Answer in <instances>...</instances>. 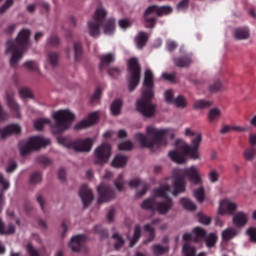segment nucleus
Wrapping results in <instances>:
<instances>
[{"label":"nucleus","mask_w":256,"mask_h":256,"mask_svg":"<svg viewBox=\"0 0 256 256\" xmlns=\"http://www.w3.org/2000/svg\"><path fill=\"white\" fill-rule=\"evenodd\" d=\"M184 135L186 137H194L191 139L192 145H182L180 147L182 152H179L177 150H172L169 152L170 159L174 163H178L179 165L187 163V158H185V155H187V157H190V159H193L194 161H197V159L201 158V155L199 154V147H201V142L203 141V136L201 135V133H196L191 128H186L184 131Z\"/></svg>","instance_id":"obj_1"},{"label":"nucleus","mask_w":256,"mask_h":256,"mask_svg":"<svg viewBox=\"0 0 256 256\" xmlns=\"http://www.w3.org/2000/svg\"><path fill=\"white\" fill-rule=\"evenodd\" d=\"M143 87L142 97L136 102V110L138 113H141L143 117L149 119L153 117L155 111H157V106L151 104V99L155 97V76L153 75V71H145Z\"/></svg>","instance_id":"obj_2"},{"label":"nucleus","mask_w":256,"mask_h":256,"mask_svg":"<svg viewBox=\"0 0 256 256\" xmlns=\"http://www.w3.org/2000/svg\"><path fill=\"white\" fill-rule=\"evenodd\" d=\"M147 135L143 133H138L135 135L134 139L140 143L141 147H146L148 149H153V147H167V133L168 129H157L153 126H148L146 128ZM153 137V138H149Z\"/></svg>","instance_id":"obj_3"},{"label":"nucleus","mask_w":256,"mask_h":256,"mask_svg":"<svg viewBox=\"0 0 256 256\" xmlns=\"http://www.w3.org/2000/svg\"><path fill=\"white\" fill-rule=\"evenodd\" d=\"M29 37H31V31L29 29H23L19 32L15 41L9 40L7 42L6 53H12L10 59L11 67H17L19 59L23 58V53H25L27 47H29Z\"/></svg>","instance_id":"obj_4"},{"label":"nucleus","mask_w":256,"mask_h":256,"mask_svg":"<svg viewBox=\"0 0 256 256\" xmlns=\"http://www.w3.org/2000/svg\"><path fill=\"white\" fill-rule=\"evenodd\" d=\"M107 17V10L97 8L94 14V20L88 22L89 34L91 37H99L100 27L103 26L104 35H113L115 33V19L110 18L104 24Z\"/></svg>","instance_id":"obj_5"},{"label":"nucleus","mask_w":256,"mask_h":256,"mask_svg":"<svg viewBox=\"0 0 256 256\" xmlns=\"http://www.w3.org/2000/svg\"><path fill=\"white\" fill-rule=\"evenodd\" d=\"M185 177L193 183V185H202L203 180L201 179V175L199 174V170L197 167L191 166L190 168H186L183 170L182 174L176 175L175 180L173 182L174 191L173 196L177 197L179 193H185Z\"/></svg>","instance_id":"obj_6"},{"label":"nucleus","mask_w":256,"mask_h":256,"mask_svg":"<svg viewBox=\"0 0 256 256\" xmlns=\"http://www.w3.org/2000/svg\"><path fill=\"white\" fill-rule=\"evenodd\" d=\"M55 123L51 126L54 135H61L71 127V123L75 121V114L71 110H58L53 114Z\"/></svg>","instance_id":"obj_7"},{"label":"nucleus","mask_w":256,"mask_h":256,"mask_svg":"<svg viewBox=\"0 0 256 256\" xmlns=\"http://www.w3.org/2000/svg\"><path fill=\"white\" fill-rule=\"evenodd\" d=\"M168 193H173L170 185L160 186L153 190L154 197H162L164 200L156 203V211L159 215H167L173 209V199L167 196Z\"/></svg>","instance_id":"obj_8"},{"label":"nucleus","mask_w":256,"mask_h":256,"mask_svg":"<svg viewBox=\"0 0 256 256\" xmlns=\"http://www.w3.org/2000/svg\"><path fill=\"white\" fill-rule=\"evenodd\" d=\"M171 13H173V8L170 6H149L144 12V20L147 23V29H153L155 27V23H157V17H163V15H171Z\"/></svg>","instance_id":"obj_9"},{"label":"nucleus","mask_w":256,"mask_h":256,"mask_svg":"<svg viewBox=\"0 0 256 256\" xmlns=\"http://www.w3.org/2000/svg\"><path fill=\"white\" fill-rule=\"evenodd\" d=\"M128 89L133 92L141 81V64L137 58L128 60Z\"/></svg>","instance_id":"obj_10"},{"label":"nucleus","mask_w":256,"mask_h":256,"mask_svg":"<svg viewBox=\"0 0 256 256\" xmlns=\"http://www.w3.org/2000/svg\"><path fill=\"white\" fill-rule=\"evenodd\" d=\"M48 145H51L50 139L33 136L28 139L24 146H21V143L19 144L20 154L25 157V155H29L31 151H39V149L47 147Z\"/></svg>","instance_id":"obj_11"},{"label":"nucleus","mask_w":256,"mask_h":256,"mask_svg":"<svg viewBox=\"0 0 256 256\" xmlns=\"http://www.w3.org/2000/svg\"><path fill=\"white\" fill-rule=\"evenodd\" d=\"M95 161L96 165H105L109 158L111 157V145L108 143H103L102 145L98 146L95 151Z\"/></svg>","instance_id":"obj_12"},{"label":"nucleus","mask_w":256,"mask_h":256,"mask_svg":"<svg viewBox=\"0 0 256 256\" xmlns=\"http://www.w3.org/2000/svg\"><path fill=\"white\" fill-rule=\"evenodd\" d=\"M68 147H70V149H74V151H78L79 153H89V151L93 149V139L86 138L76 140L74 142H70Z\"/></svg>","instance_id":"obj_13"},{"label":"nucleus","mask_w":256,"mask_h":256,"mask_svg":"<svg viewBox=\"0 0 256 256\" xmlns=\"http://www.w3.org/2000/svg\"><path fill=\"white\" fill-rule=\"evenodd\" d=\"M98 203H107L109 201H112V199H115V191H113V188L110 186H107L106 184H101L98 187Z\"/></svg>","instance_id":"obj_14"},{"label":"nucleus","mask_w":256,"mask_h":256,"mask_svg":"<svg viewBox=\"0 0 256 256\" xmlns=\"http://www.w3.org/2000/svg\"><path fill=\"white\" fill-rule=\"evenodd\" d=\"M6 101L7 105L14 117L17 119L21 118V109L17 101H15V93L13 92H6Z\"/></svg>","instance_id":"obj_15"},{"label":"nucleus","mask_w":256,"mask_h":256,"mask_svg":"<svg viewBox=\"0 0 256 256\" xmlns=\"http://www.w3.org/2000/svg\"><path fill=\"white\" fill-rule=\"evenodd\" d=\"M87 241V236L84 234H78L73 236L70 240L69 247L74 253H79L83 249V245Z\"/></svg>","instance_id":"obj_16"},{"label":"nucleus","mask_w":256,"mask_h":256,"mask_svg":"<svg viewBox=\"0 0 256 256\" xmlns=\"http://www.w3.org/2000/svg\"><path fill=\"white\" fill-rule=\"evenodd\" d=\"M79 197L82 199L84 209H87L93 201V191L87 185H83L79 190Z\"/></svg>","instance_id":"obj_17"},{"label":"nucleus","mask_w":256,"mask_h":256,"mask_svg":"<svg viewBox=\"0 0 256 256\" xmlns=\"http://www.w3.org/2000/svg\"><path fill=\"white\" fill-rule=\"evenodd\" d=\"M237 211V204L230 202L229 200H223L220 203L219 214L220 215H233Z\"/></svg>","instance_id":"obj_18"},{"label":"nucleus","mask_w":256,"mask_h":256,"mask_svg":"<svg viewBox=\"0 0 256 256\" xmlns=\"http://www.w3.org/2000/svg\"><path fill=\"white\" fill-rule=\"evenodd\" d=\"M21 133V126L19 124H10L4 129H0L1 139H7L9 135H19Z\"/></svg>","instance_id":"obj_19"},{"label":"nucleus","mask_w":256,"mask_h":256,"mask_svg":"<svg viewBox=\"0 0 256 256\" xmlns=\"http://www.w3.org/2000/svg\"><path fill=\"white\" fill-rule=\"evenodd\" d=\"M111 63H115V54H103L102 56H100L99 70L103 72L105 67H109Z\"/></svg>","instance_id":"obj_20"},{"label":"nucleus","mask_w":256,"mask_h":256,"mask_svg":"<svg viewBox=\"0 0 256 256\" xmlns=\"http://www.w3.org/2000/svg\"><path fill=\"white\" fill-rule=\"evenodd\" d=\"M233 223L236 227H245L247 225V215L243 212H238L233 217Z\"/></svg>","instance_id":"obj_21"},{"label":"nucleus","mask_w":256,"mask_h":256,"mask_svg":"<svg viewBox=\"0 0 256 256\" xmlns=\"http://www.w3.org/2000/svg\"><path fill=\"white\" fill-rule=\"evenodd\" d=\"M147 41H149L147 33L140 31L135 38L136 47H138V49H143V47L147 45Z\"/></svg>","instance_id":"obj_22"},{"label":"nucleus","mask_w":256,"mask_h":256,"mask_svg":"<svg viewBox=\"0 0 256 256\" xmlns=\"http://www.w3.org/2000/svg\"><path fill=\"white\" fill-rule=\"evenodd\" d=\"M191 63H193V59H191V56L174 58V64L176 67H180V68L189 67Z\"/></svg>","instance_id":"obj_23"},{"label":"nucleus","mask_w":256,"mask_h":256,"mask_svg":"<svg viewBox=\"0 0 256 256\" xmlns=\"http://www.w3.org/2000/svg\"><path fill=\"white\" fill-rule=\"evenodd\" d=\"M234 37L238 39V41L245 40L249 37V28L240 27L234 30Z\"/></svg>","instance_id":"obj_24"},{"label":"nucleus","mask_w":256,"mask_h":256,"mask_svg":"<svg viewBox=\"0 0 256 256\" xmlns=\"http://www.w3.org/2000/svg\"><path fill=\"white\" fill-rule=\"evenodd\" d=\"M123 108V101L121 99H115L111 106L110 111L114 117H117V115H121V109Z\"/></svg>","instance_id":"obj_25"},{"label":"nucleus","mask_w":256,"mask_h":256,"mask_svg":"<svg viewBox=\"0 0 256 256\" xmlns=\"http://www.w3.org/2000/svg\"><path fill=\"white\" fill-rule=\"evenodd\" d=\"M156 205L157 203H155V196H153L145 199L141 204V208L145 209L146 211H156Z\"/></svg>","instance_id":"obj_26"},{"label":"nucleus","mask_w":256,"mask_h":256,"mask_svg":"<svg viewBox=\"0 0 256 256\" xmlns=\"http://www.w3.org/2000/svg\"><path fill=\"white\" fill-rule=\"evenodd\" d=\"M127 156L124 155H116L112 161V167L121 168L127 165Z\"/></svg>","instance_id":"obj_27"},{"label":"nucleus","mask_w":256,"mask_h":256,"mask_svg":"<svg viewBox=\"0 0 256 256\" xmlns=\"http://www.w3.org/2000/svg\"><path fill=\"white\" fill-rule=\"evenodd\" d=\"M154 256H162L165 253H169V246H162L160 244H154L152 246Z\"/></svg>","instance_id":"obj_28"},{"label":"nucleus","mask_w":256,"mask_h":256,"mask_svg":"<svg viewBox=\"0 0 256 256\" xmlns=\"http://www.w3.org/2000/svg\"><path fill=\"white\" fill-rule=\"evenodd\" d=\"M139 239H141V225L137 224L134 227L133 238L130 240V247H135L139 243Z\"/></svg>","instance_id":"obj_29"},{"label":"nucleus","mask_w":256,"mask_h":256,"mask_svg":"<svg viewBox=\"0 0 256 256\" xmlns=\"http://www.w3.org/2000/svg\"><path fill=\"white\" fill-rule=\"evenodd\" d=\"M234 237H237V230L235 228H227L222 232L223 241H231Z\"/></svg>","instance_id":"obj_30"},{"label":"nucleus","mask_w":256,"mask_h":256,"mask_svg":"<svg viewBox=\"0 0 256 256\" xmlns=\"http://www.w3.org/2000/svg\"><path fill=\"white\" fill-rule=\"evenodd\" d=\"M193 233L196 235L194 237V243H199L200 239H205L207 237V231L202 227L194 228Z\"/></svg>","instance_id":"obj_31"},{"label":"nucleus","mask_w":256,"mask_h":256,"mask_svg":"<svg viewBox=\"0 0 256 256\" xmlns=\"http://www.w3.org/2000/svg\"><path fill=\"white\" fill-rule=\"evenodd\" d=\"M74 57L76 63H79L83 57V46L80 42H74Z\"/></svg>","instance_id":"obj_32"},{"label":"nucleus","mask_w":256,"mask_h":256,"mask_svg":"<svg viewBox=\"0 0 256 256\" xmlns=\"http://www.w3.org/2000/svg\"><path fill=\"white\" fill-rule=\"evenodd\" d=\"M144 231L149 233L148 238L144 241V244L151 243L155 240V228L151 227V224L144 225Z\"/></svg>","instance_id":"obj_33"},{"label":"nucleus","mask_w":256,"mask_h":256,"mask_svg":"<svg viewBox=\"0 0 256 256\" xmlns=\"http://www.w3.org/2000/svg\"><path fill=\"white\" fill-rule=\"evenodd\" d=\"M45 125H51V120L47 118H40L34 121V129H36V131H43V127H45Z\"/></svg>","instance_id":"obj_34"},{"label":"nucleus","mask_w":256,"mask_h":256,"mask_svg":"<svg viewBox=\"0 0 256 256\" xmlns=\"http://www.w3.org/2000/svg\"><path fill=\"white\" fill-rule=\"evenodd\" d=\"M180 203L184 207V209H187V211H196L197 210V205H195V203H193V201H191L188 198H181Z\"/></svg>","instance_id":"obj_35"},{"label":"nucleus","mask_w":256,"mask_h":256,"mask_svg":"<svg viewBox=\"0 0 256 256\" xmlns=\"http://www.w3.org/2000/svg\"><path fill=\"white\" fill-rule=\"evenodd\" d=\"M112 239H114L116 242L114 243V249L116 251H119L123 245H125V239H123V236L119 233H114L112 235Z\"/></svg>","instance_id":"obj_36"},{"label":"nucleus","mask_w":256,"mask_h":256,"mask_svg":"<svg viewBox=\"0 0 256 256\" xmlns=\"http://www.w3.org/2000/svg\"><path fill=\"white\" fill-rule=\"evenodd\" d=\"M221 117V110L219 108H212L210 109L208 113V121L210 123H213L214 121H217Z\"/></svg>","instance_id":"obj_37"},{"label":"nucleus","mask_w":256,"mask_h":256,"mask_svg":"<svg viewBox=\"0 0 256 256\" xmlns=\"http://www.w3.org/2000/svg\"><path fill=\"white\" fill-rule=\"evenodd\" d=\"M213 105V102L209 100H197L194 102L193 107L194 109H209Z\"/></svg>","instance_id":"obj_38"},{"label":"nucleus","mask_w":256,"mask_h":256,"mask_svg":"<svg viewBox=\"0 0 256 256\" xmlns=\"http://www.w3.org/2000/svg\"><path fill=\"white\" fill-rule=\"evenodd\" d=\"M204 239H205L206 247H208V249H211L217 243V235L215 233H210L206 235Z\"/></svg>","instance_id":"obj_39"},{"label":"nucleus","mask_w":256,"mask_h":256,"mask_svg":"<svg viewBox=\"0 0 256 256\" xmlns=\"http://www.w3.org/2000/svg\"><path fill=\"white\" fill-rule=\"evenodd\" d=\"M255 157H256V148L254 146H250L244 151V158L246 159V161H253Z\"/></svg>","instance_id":"obj_40"},{"label":"nucleus","mask_w":256,"mask_h":256,"mask_svg":"<svg viewBox=\"0 0 256 256\" xmlns=\"http://www.w3.org/2000/svg\"><path fill=\"white\" fill-rule=\"evenodd\" d=\"M15 229V224L13 223H9L6 226L5 224H3L2 231H0V235H13L15 233Z\"/></svg>","instance_id":"obj_41"},{"label":"nucleus","mask_w":256,"mask_h":256,"mask_svg":"<svg viewBox=\"0 0 256 256\" xmlns=\"http://www.w3.org/2000/svg\"><path fill=\"white\" fill-rule=\"evenodd\" d=\"M43 181V174L41 171H36L31 174L30 176V183L31 185H37V183H41Z\"/></svg>","instance_id":"obj_42"},{"label":"nucleus","mask_w":256,"mask_h":256,"mask_svg":"<svg viewBox=\"0 0 256 256\" xmlns=\"http://www.w3.org/2000/svg\"><path fill=\"white\" fill-rule=\"evenodd\" d=\"M194 197L197 199L198 203H203V201H205V188L201 186L194 190Z\"/></svg>","instance_id":"obj_43"},{"label":"nucleus","mask_w":256,"mask_h":256,"mask_svg":"<svg viewBox=\"0 0 256 256\" xmlns=\"http://www.w3.org/2000/svg\"><path fill=\"white\" fill-rule=\"evenodd\" d=\"M48 61L52 67H57L59 64V54L57 52H49Z\"/></svg>","instance_id":"obj_44"},{"label":"nucleus","mask_w":256,"mask_h":256,"mask_svg":"<svg viewBox=\"0 0 256 256\" xmlns=\"http://www.w3.org/2000/svg\"><path fill=\"white\" fill-rule=\"evenodd\" d=\"M225 86L221 83V81L216 80L212 85L209 86L210 93H218V91H223Z\"/></svg>","instance_id":"obj_45"},{"label":"nucleus","mask_w":256,"mask_h":256,"mask_svg":"<svg viewBox=\"0 0 256 256\" xmlns=\"http://www.w3.org/2000/svg\"><path fill=\"white\" fill-rule=\"evenodd\" d=\"M86 120L88 121V125H90V127L95 125L99 121V111L90 113Z\"/></svg>","instance_id":"obj_46"},{"label":"nucleus","mask_w":256,"mask_h":256,"mask_svg":"<svg viewBox=\"0 0 256 256\" xmlns=\"http://www.w3.org/2000/svg\"><path fill=\"white\" fill-rule=\"evenodd\" d=\"M94 231L101 239H107L109 236V233L107 232V229L102 228L101 225L94 226Z\"/></svg>","instance_id":"obj_47"},{"label":"nucleus","mask_w":256,"mask_h":256,"mask_svg":"<svg viewBox=\"0 0 256 256\" xmlns=\"http://www.w3.org/2000/svg\"><path fill=\"white\" fill-rule=\"evenodd\" d=\"M119 151H131L133 149V142L130 140L123 141L118 145Z\"/></svg>","instance_id":"obj_48"},{"label":"nucleus","mask_w":256,"mask_h":256,"mask_svg":"<svg viewBox=\"0 0 256 256\" xmlns=\"http://www.w3.org/2000/svg\"><path fill=\"white\" fill-rule=\"evenodd\" d=\"M107 73L112 79H117L121 76V69L118 67H110L107 70Z\"/></svg>","instance_id":"obj_49"},{"label":"nucleus","mask_w":256,"mask_h":256,"mask_svg":"<svg viewBox=\"0 0 256 256\" xmlns=\"http://www.w3.org/2000/svg\"><path fill=\"white\" fill-rule=\"evenodd\" d=\"M101 99V88L98 87L96 88L94 94L92 95V97L90 98V103L92 105H96V103H99V100Z\"/></svg>","instance_id":"obj_50"},{"label":"nucleus","mask_w":256,"mask_h":256,"mask_svg":"<svg viewBox=\"0 0 256 256\" xmlns=\"http://www.w3.org/2000/svg\"><path fill=\"white\" fill-rule=\"evenodd\" d=\"M49 47H59V37L55 34H52L47 41Z\"/></svg>","instance_id":"obj_51"},{"label":"nucleus","mask_w":256,"mask_h":256,"mask_svg":"<svg viewBox=\"0 0 256 256\" xmlns=\"http://www.w3.org/2000/svg\"><path fill=\"white\" fill-rule=\"evenodd\" d=\"M87 127H91L89 121L83 119L74 126V129L75 131H81L82 129H87Z\"/></svg>","instance_id":"obj_52"},{"label":"nucleus","mask_w":256,"mask_h":256,"mask_svg":"<svg viewBox=\"0 0 256 256\" xmlns=\"http://www.w3.org/2000/svg\"><path fill=\"white\" fill-rule=\"evenodd\" d=\"M251 243H256V227H250L246 231Z\"/></svg>","instance_id":"obj_53"},{"label":"nucleus","mask_w":256,"mask_h":256,"mask_svg":"<svg viewBox=\"0 0 256 256\" xmlns=\"http://www.w3.org/2000/svg\"><path fill=\"white\" fill-rule=\"evenodd\" d=\"M19 94L24 99H33V92H31V90L29 88L20 89Z\"/></svg>","instance_id":"obj_54"},{"label":"nucleus","mask_w":256,"mask_h":256,"mask_svg":"<svg viewBox=\"0 0 256 256\" xmlns=\"http://www.w3.org/2000/svg\"><path fill=\"white\" fill-rule=\"evenodd\" d=\"M174 105H176V107L184 108L187 107V102L182 95H179L176 99H174Z\"/></svg>","instance_id":"obj_55"},{"label":"nucleus","mask_w":256,"mask_h":256,"mask_svg":"<svg viewBox=\"0 0 256 256\" xmlns=\"http://www.w3.org/2000/svg\"><path fill=\"white\" fill-rule=\"evenodd\" d=\"M15 0H6L5 3L0 7V13L3 14L9 10L10 7H13Z\"/></svg>","instance_id":"obj_56"},{"label":"nucleus","mask_w":256,"mask_h":256,"mask_svg":"<svg viewBox=\"0 0 256 256\" xmlns=\"http://www.w3.org/2000/svg\"><path fill=\"white\" fill-rule=\"evenodd\" d=\"M198 221L199 223H202V225H211V217L201 213H198Z\"/></svg>","instance_id":"obj_57"},{"label":"nucleus","mask_w":256,"mask_h":256,"mask_svg":"<svg viewBox=\"0 0 256 256\" xmlns=\"http://www.w3.org/2000/svg\"><path fill=\"white\" fill-rule=\"evenodd\" d=\"M114 185L118 191H124L125 189L123 188V174H120L118 178L114 181Z\"/></svg>","instance_id":"obj_58"},{"label":"nucleus","mask_w":256,"mask_h":256,"mask_svg":"<svg viewBox=\"0 0 256 256\" xmlns=\"http://www.w3.org/2000/svg\"><path fill=\"white\" fill-rule=\"evenodd\" d=\"M209 181L212 183H217L219 181V172L217 170H211L208 174Z\"/></svg>","instance_id":"obj_59"},{"label":"nucleus","mask_w":256,"mask_h":256,"mask_svg":"<svg viewBox=\"0 0 256 256\" xmlns=\"http://www.w3.org/2000/svg\"><path fill=\"white\" fill-rule=\"evenodd\" d=\"M0 187H2L3 191H7L11 187L9 180L4 179L3 174H0Z\"/></svg>","instance_id":"obj_60"},{"label":"nucleus","mask_w":256,"mask_h":256,"mask_svg":"<svg viewBox=\"0 0 256 256\" xmlns=\"http://www.w3.org/2000/svg\"><path fill=\"white\" fill-rule=\"evenodd\" d=\"M24 66L26 69H29V71H37L38 69L36 61H27L24 63Z\"/></svg>","instance_id":"obj_61"},{"label":"nucleus","mask_w":256,"mask_h":256,"mask_svg":"<svg viewBox=\"0 0 256 256\" xmlns=\"http://www.w3.org/2000/svg\"><path fill=\"white\" fill-rule=\"evenodd\" d=\"M177 73H163L162 77L165 81H169L170 83H175V77Z\"/></svg>","instance_id":"obj_62"},{"label":"nucleus","mask_w":256,"mask_h":256,"mask_svg":"<svg viewBox=\"0 0 256 256\" xmlns=\"http://www.w3.org/2000/svg\"><path fill=\"white\" fill-rule=\"evenodd\" d=\"M15 169H17V162H15V160L8 161V165L6 167V172L13 173V171H15Z\"/></svg>","instance_id":"obj_63"},{"label":"nucleus","mask_w":256,"mask_h":256,"mask_svg":"<svg viewBox=\"0 0 256 256\" xmlns=\"http://www.w3.org/2000/svg\"><path fill=\"white\" fill-rule=\"evenodd\" d=\"M37 162L40 165H51V160L49 159V157H46V156H38Z\"/></svg>","instance_id":"obj_64"}]
</instances>
